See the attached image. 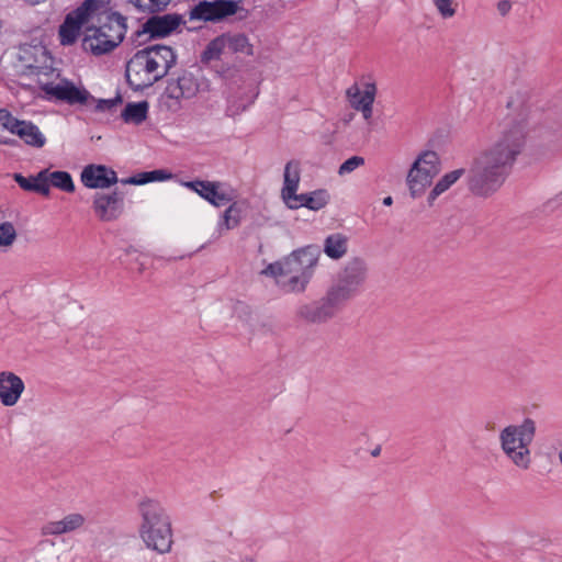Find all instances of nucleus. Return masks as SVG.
Instances as JSON below:
<instances>
[{"instance_id":"obj_43","label":"nucleus","mask_w":562,"mask_h":562,"mask_svg":"<svg viewBox=\"0 0 562 562\" xmlns=\"http://www.w3.org/2000/svg\"><path fill=\"white\" fill-rule=\"evenodd\" d=\"M392 203H393L392 196H386V198L383 199V204L384 205L390 206V205H392Z\"/></svg>"},{"instance_id":"obj_32","label":"nucleus","mask_w":562,"mask_h":562,"mask_svg":"<svg viewBox=\"0 0 562 562\" xmlns=\"http://www.w3.org/2000/svg\"><path fill=\"white\" fill-rule=\"evenodd\" d=\"M240 206L237 203H231L223 213V221L220 223V228L232 229L239 225L240 222Z\"/></svg>"},{"instance_id":"obj_31","label":"nucleus","mask_w":562,"mask_h":562,"mask_svg":"<svg viewBox=\"0 0 562 562\" xmlns=\"http://www.w3.org/2000/svg\"><path fill=\"white\" fill-rule=\"evenodd\" d=\"M172 178V175L164 169H157L147 172H140L137 176L123 180V183L145 184L151 181H164Z\"/></svg>"},{"instance_id":"obj_5","label":"nucleus","mask_w":562,"mask_h":562,"mask_svg":"<svg viewBox=\"0 0 562 562\" xmlns=\"http://www.w3.org/2000/svg\"><path fill=\"white\" fill-rule=\"evenodd\" d=\"M139 535L147 548L159 553L169 552L172 544L171 521L165 508L154 499L140 503Z\"/></svg>"},{"instance_id":"obj_17","label":"nucleus","mask_w":562,"mask_h":562,"mask_svg":"<svg viewBox=\"0 0 562 562\" xmlns=\"http://www.w3.org/2000/svg\"><path fill=\"white\" fill-rule=\"evenodd\" d=\"M80 179L82 184L90 189H106L119 181L113 169L93 164L83 168Z\"/></svg>"},{"instance_id":"obj_1","label":"nucleus","mask_w":562,"mask_h":562,"mask_svg":"<svg viewBox=\"0 0 562 562\" xmlns=\"http://www.w3.org/2000/svg\"><path fill=\"white\" fill-rule=\"evenodd\" d=\"M526 138V121L507 116L501 123L497 138L473 159L467 178L469 190L482 198L494 194L522 153Z\"/></svg>"},{"instance_id":"obj_19","label":"nucleus","mask_w":562,"mask_h":562,"mask_svg":"<svg viewBox=\"0 0 562 562\" xmlns=\"http://www.w3.org/2000/svg\"><path fill=\"white\" fill-rule=\"evenodd\" d=\"M93 210L101 221H113L122 213L123 196L116 191L109 194L98 193L93 199Z\"/></svg>"},{"instance_id":"obj_38","label":"nucleus","mask_w":562,"mask_h":562,"mask_svg":"<svg viewBox=\"0 0 562 562\" xmlns=\"http://www.w3.org/2000/svg\"><path fill=\"white\" fill-rule=\"evenodd\" d=\"M95 104V111L99 112H105V111H112L114 108H116L120 103H122L121 97H116L113 99H100L94 101H90V104Z\"/></svg>"},{"instance_id":"obj_25","label":"nucleus","mask_w":562,"mask_h":562,"mask_svg":"<svg viewBox=\"0 0 562 562\" xmlns=\"http://www.w3.org/2000/svg\"><path fill=\"white\" fill-rule=\"evenodd\" d=\"M46 171H40L36 176L24 177L20 173L14 175L16 183L25 191H32L47 196L50 189L46 186Z\"/></svg>"},{"instance_id":"obj_20","label":"nucleus","mask_w":562,"mask_h":562,"mask_svg":"<svg viewBox=\"0 0 562 562\" xmlns=\"http://www.w3.org/2000/svg\"><path fill=\"white\" fill-rule=\"evenodd\" d=\"M86 517L80 513H70L60 520L47 521L41 528L43 536H61L74 532L83 527Z\"/></svg>"},{"instance_id":"obj_8","label":"nucleus","mask_w":562,"mask_h":562,"mask_svg":"<svg viewBox=\"0 0 562 562\" xmlns=\"http://www.w3.org/2000/svg\"><path fill=\"white\" fill-rule=\"evenodd\" d=\"M367 278V265L360 258L350 259L337 273L328 288L345 302H348L359 291Z\"/></svg>"},{"instance_id":"obj_42","label":"nucleus","mask_w":562,"mask_h":562,"mask_svg":"<svg viewBox=\"0 0 562 562\" xmlns=\"http://www.w3.org/2000/svg\"><path fill=\"white\" fill-rule=\"evenodd\" d=\"M240 562H257V560L250 555H245L240 559Z\"/></svg>"},{"instance_id":"obj_12","label":"nucleus","mask_w":562,"mask_h":562,"mask_svg":"<svg viewBox=\"0 0 562 562\" xmlns=\"http://www.w3.org/2000/svg\"><path fill=\"white\" fill-rule=\"evenodd\" d=\"M0 126L16 135L25 145L33 148H42L46 144V137L37 125L31 121L19 120L10 112L0 114Z\"/></svg>"},{"instance_id":"obj_35","label":"nucleus","mask_w":562,"mask_h":562,"mask_svg":"<svg viewBox=\"0 0 562 562\" xmlns=\"http://www.w3.org/2000/svg\"><path fill=\"white\" fill-rule=\"evenodd\" d=\"M16 229L11 222L0 224V249L8 250L16 240Z\"/></svg>"},{"instance_id":"obj_28","label":"nucleus","mask_w":562,"mask_h":562,"mask_svg":"<svg viewBox=\"0 0 562 562\" xmlns=\"http://www.w3.org/2000/svg\"><path fill=\"white\" fill-rule=\"evenodd\" d=\"M46 171V186L49 188L50 186L63 190L65 192L71 193L75 191V184L72 178L67 171H49L48 169H44Z\"/></svg>"},{"instance_id":"obj_2","label":"nucleus","mask_w":562,"mask_h":562,"mask_svg":"<svg viewBox=\"0 0 562 562\" xmlns=\"http://www.w3.org/2000/svg\"><path fill=\"white\" fill-rule=\"evenodd\" d=\"M319 257L318 247L306 246L269 263L261 273L272 278L285 293H303L314 276Z\"/></svg>"},{"instance_id":"obj_6","label":"nucleus","mask_w":562,"mask_h":562,"mask_svg":"<svg viewBox=\"0 0 562 562\" xmlns=\"http://www.w3.org/2000/svg\"><path fill=\"white\" fill-rule=\"evenodd\" d=\"M104 15V22L98 27H89L82 45L94 55H102L115 48L126 32L125 18L117 12H108L105 7L98 15Z\"/></svg>"},{"instance_id":"obj_37","label":"nucleus","mask_w":562,"mask_h":562,"mask_svg":"<svg viewBox=\"0 0 562 562\" xmlns=\"http://www.w3.org/2000/svg\"><path fill=\"white\" fill-rule=\"evenodd\" d=\"M363 165H364L363 157L352 156L340 165V167L338 169V175L345 176V175L351 173L353 170H356L357 168H359Z\"/></svg>"},{"instance_id":"obj_21","label":"nucleus","mask_w":562,"mask_h":562,"mask_svg":"<svg viewBox=\"0 0 562 562\" xmlns=\"http://www.w3.org/2000/svg\"><path fill=\"white\" fill-rule=\"evenodd\" d=\"M329 202V194L326 190L319 189L310 193L297 194L296 192L288 198L284 203L291 210L307 207L312 211H318Z\"/></svg>"},{"instance_id":"obj_27","label":"nucleus","mask_w":562,"mask_h":562,"mask_svg":"<svg viewBox=\"0 0 562 562\" xmlns=\"http://www.w3.org/2000/svg\"><path fill=\"white\" fill-rule=\"evenodd\" d=\"M463 175L464 169L460 168L442 176L430 191L428 203L431 205L439 195L449 190Z\"/></svg>"},{"instance_id":"obj_26","label":"nucleus","mask_w":562,"mask_h":562,"mask_svg":"<svg viewBox=\"0 0 562 562\" xmlns=\"http://www.w3.org/2000/svg\"><path fill=\"white\" fill-rule=\"evenodd\" d=\"M348 250V238L340 234H331L324 240V252L331 259L342 258Z\"/></svg>"},{"instance_id":"obj_11","label":"nucleus","mask_w":562,"mask_h":562,"mask_svg":"<svg viewBox=\"0 0 562 562\" xmlns=\"http://www.w3.org/2000/svg\"><path fill=\"white\" fill-rule=\"evenodd\" d=\"M41 88L45 94L55 101L64 102L69 105H90L94 98L82 86H76L68 79H60L57 82H42Z\"/></svg>"},{"instance_id":"obj_4","label":"nucleus","mask_w":562,"mask_h":562,"mask_svg":"<svg viewBox=\"0 0 562 562\" xmlns=\"http://www.w3.org/2000/svg\"><path fill=\"white\" fill-rule=\"evenodd\" d=\"M536 430V422L525 418L521 424L505 426L498 434L502 452L518 470L528 471L532 464L530 446L535 440Z\"/></svg>"},{"instance_id":"obj_34","label":"nucleus","mask_w":562,"mask_h":562,"mask_svg":"<svg viewBox=\"0 0 562 562\" xmlns=\"http://www.w3.org/2000/svg\"><path fill=\"white\" fill-rule=\"evenodd\" d=\"M226 52V45L224 41V35L217 36L213 41H211L202 55V60L210 61L214 59H218L220 56Z\"/></svg>"},{"instance_id":"obj_7","label":"nucleus","mask_w":562,"mask_h":562,"mask_svg":"<svg viewBox=\"0 0 562 562\" xmlns=\"http://www.w3.org/2000/svg\"><path fill=\"white\" fill-rule=\"evenodd\" d=\"M440 171L437 153L427 150L420 154L407 175V184L413 198L420 196Z\"/></svg>"},{"instance_id":"obj_22","label":"nucleus","mask_w":562,"mask_h":562,"mask_svg":"<svg viewBox=\"0 0 562 562\" xmlns=\"http://www.w3.org/2000/svg\"><path fill=\"white\" fill-rule=\"evenodd\" d=\"M181 23V18L177 14L154 15L143 25L145 33L151 37H165L173 32Z\"/></svg>"},{"instance_id":"obj_15","label":"nucleus","mask_w":562,"mask_h":562,"mask_svg":"<svg viewBox=\"0 0 562 562\" xmlns=\"http://www.w3.org/2000/svg\"><path fill=\"white\" fill-rule=\"evenodd\" d=\"M238 11V4L233 0L201 1L190 12L192 20L220 21Z\"/></svg>"},{"instance_id":"obj_10","label":"nucleus","mask_w":562,"mask_h":562,"mask_svg":"<svg viewBox=\"0 0 562 562\" xmlns=\"http://www.w3.org/2000/svg\"><path fill=\"white\" fill-rule=\"evenodd\" d=\"M346 303L328 289L318 301L299 306L296 316L306 323L323 324L335 317Z\"/></svg>"},{"instance_id":"obj_18","label":"nucleus","mask_w":562,"mask_h":562,"mask_svg":"<svg viewBox=\"0 0 562 562\" xmlns=\"http://www.w3.org/2000/svg\"><path fill=\"white\" fill-rule=\"evenodd\" d=\"M23 380L12 371L0 372V403L4 407L15 406L24 393Z\"/></svg>"},{"instance_id":"obj_33","label":"nucleus","mask_w":562,"mask_h":562,"mask_svg":"<svg viewBox=\"0 0 562 562\" xmlns=\"http://www.w3.org/2000/svg\"><path fill=\"white\" fill-rule=\"evenodd\" d=\"M171 0H130V2L144 13H156L165 10Z\"/></svg>"},{"instance_id":"obj_39","label":"nucleus","mask_w":562,"mask_h":562,"mask_svg":"<svg viewBox=\"0 0 562 562\" xmlns=\"http://www.w3.org/2000/svg\"><path fill=\"white\" fill-rule=\"evenodd\" d=\"M510 8H512V4L507 0H502L497 4V10L501 13V15H503V16L509 12Z\"/></svg>"},{"instance_id":"obj_41","label":"nucleus","mask_w":562,"mask_h":562,"mask_svg":"<svg viewBox=\"0 0 562 562\" xmlns=\"http://www.w3.org/2000/svg\"><path fill=\"white\" fill-rule=\"evenodd\" d=\"M0 145L15 146L16 140L13 138L0 136Z\"/></svg>"},{"instance_id":"obj_14","label":"nucleus","mask_w":562,"mask_h":562,"mask_svg":"<svg viewBox=\"0 0 562 562\" xmlns=\"http://www.w3.org/2000/svg\"><path fill=\"white\" fill-rule=\"evenodd\" d=\"M19 60L32 75H47L52 69V57L43 45H22L19 50Z\"/></svg>"},{"instance_id":"obj_23","label":"nucleus","mask_w":562,"mask_h":562,"mask_svg":"<svg viewBox=\"0 0 562 562\" xmlns=\"http://www.w3.org/2000/svg\"><path fill=\"white\" fill-rule=\"evenodd\" d=\"M363 91L360 90L358 85H352L346 91V95L350 102V105L355 110H359L363 106V104H373L375 94H376V86L374 82H366L363 86Z\"/></svg>"},{"instance_id":"obj_45","label":"nucleus","mask_w":562,"mask_h":562,"mask_svg":"<svg viewBox=\"0 0 562 562\" xmlns=\"http://www.w3.org/2000/svg\"><path fill=\"white\" fill-rule=\"evenodd\" d=\"M558 459H559L560 465L562 467V449L559 450V452H558Z\"/></svg>"},{"instance_id":"obj_44","label":"nucleus","mask_w":562,"mask_h":562,"mask_svg":"<svg viewBox=\"0 0 562 562\" xmlns=\"http://www.w3.org/2000/svg\"><path fill=\"white\" fill-rule=\"evenodd\" d=\"M25 1L31 4H38V3L43 2L44 0H25Z\"/></svg>"},{"instance_id":"obj_24","label":"nucleus","mask_w":562,"mask_h":562,"mask_svg":"<svg viewBox=\"0 0 562 562\" xmlns=\"http://www.w3.org/2000/svg\"><path fill=\"white\" fill-rule=\"evenodd\" d=\"M300 179V162L294 160L289 161L284 167L283 173V187L281 190L283 202L297 191Z\"/></svg>"},{"instance_id":"obj_30","label":"nucleus","mask_w":562,"mask_h":562,"mask_svg":"<svg viewBox=\"0 0 562 562\" xmlns=\"http://www.w3.org/2000/svg\"><path fill=\"white\" fill-rule=\"evenodd\" d=\"M224 41L226 45V50L229 53H241L247 56H251L252 45L249 43V40L244 34H223Z\"/></svg>"},{"instance_id":"obj_16","label":"nucleus","mask_w":562,"mask_h":562,"mask_svg":"<svg viewBox=\"0 0 562 562\" xmlns=\"http://www.w3.org/2000/svg\"><path fill=\"white\" fill-rule=\"evenodd\" d=\"M198 90L199 85L194 76L190 72H184L176 80L168 82L164 95L173 101L172 104L168 105L169 108H172L179 105L180 101L183 99L193 98Z\"/></svg>"},{"instance_id":"obj_40","label":"nucleus","mask_w":562,"mask_h":562,"mask_svg":"<svg viewBox=\"0 0 562 562\" xmlns=\"http://www.w3.org/2000/svg\"><path fill=\"white\" fill-rule=\"evenodd\" d=\"M372 105L373 104L367 103V104H363V106L358 110L362 113V116L366 121H369L372 117V112H373Z\"/></svg>"},{"instance_id":"obj_13","label":"nucleus","mask_w":562,"mask_h":562,"mask_svg":"<svg viewBox=\"0 0 562 562\" xmlns=\"http://www.w3.org/2000/svg\"><path fill=\"white\" fill-rule=\"evenodd\" d=\"M182 186L216 207L229 204L235 198L234 190L218 181L194 180L182 182Z\"/></svg>"},{"instance_id":"obj_29","label":"nucleus","mask_w":562,"mask_h":562,"mask_svg":"<svg viewBox=\"0 0 562 562\" xmlns=\"http://www.w3.org/2000/svg\"><path fill=\"white\" fill-rule=\"evenodd\" d=\"M148 103L146 101L127 103L122 111V119L125 123L138 125L147 119Z\"/></svg>"},{"instance_id":"obj_9","label":"nucleus","mask_w":562,"mask_h":562,"mask_svg":"<svg viewBox=\"0 0 562 562\" xmlns=\"http://www.w3.org/2000/svg\"><path fill=\"white\" fill-rule=\"evenodd\" d=\"M109 0H85L77 10L68 14L64 23L59 27V37L63 45L74 44L85 23H87L94 14L106 7Z\"/></svg>"},{"instance_id":"obj_3","label":"nucleus","mask_w":562,"mask_h":562,"mask_svg":"<svg viewBox=\"0 0 562 562\" xmlns=\"http://www.w3.org/2000/svg\"><path fill=\"white\" fill-rule=\"evenodd\" d=\"M176 61L177 55L170 46H147L127 61L126 80L133 90H144L167 76Z\"/></svg>"},{"instance_id":"obj_36","label":"nucleus","mask_w":562,"mask_h":562,"mask_svg":"<svg viewBox=\"0 0 562 562\" xmlns=\"http://www.w3.org/2000/svg\"><path fill=\"white\" fill-rule=\"evenodd\" d=\"M432 2L442 19H450L456 14L453 0H432Z\"/></svg>"}]
</instances>
